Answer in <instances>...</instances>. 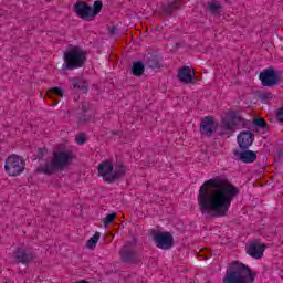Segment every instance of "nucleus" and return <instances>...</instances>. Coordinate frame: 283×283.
I'll list each match as a JSON object with an SVG mask.
<instances>
[{
	"mask_svg": "<svg viewBox=\"0 0 283 283\" xmlns=\"http://www.w3.org/2000/svg\"><path fill=\"white\" fill-rule=\"evenodd\" d=\"M238 187L220 177L206 180L197 195V205L205 218H222L229 213L238 196Z\"/></svg>",
	"mask_w": 283,
	"mask_h": 283,
	"instance_id": "nucleus-1",
	"label": "nucleus"
},
{
	"mask_svg": "<svg viewBox=\"0 0 283 283\" xmlns=\"http://www.w3.org/2000/svg\"><path fill=\"white\" fill-rule=\"evenodd\" d=\"M255 282V273L239 261L229 264L223 283H253Z\"/></svg>",
	"mask_w": 283,
	"mask_h": 283,
	"instance_id": "nucleus-2",
	"label": "nucleus"
},
{
	"mask_svg": "<svg viewBox=\"0 0 283 283\" xmlns=\"http://www.w3.org/2000/svg\"><path fill=\"white\" fill-rule=\"evenodd\" d=\"M125 174H127V168L125 165L118 164L114 167V163L108 159L101 161L97 168V176L103 178L104 182H108V185L116 182V180L123 178Z\"/></svg>",
	"mask_w": 283,
	"mask_h": 283,
	"instance_id": "nucleus-3",
	"label": "nucleus"
},
{
	"mask_svg": "<svg viewBox=\"0 0 283 283\" xmlns=\"http://www.w3.org/2000/svg\"><path fill=\"white\" fill-rule=\"evenodd\" d=\"M74 160V154L65 148H59L53 151L52 163L46 166H41L39 171L42 174H54L56 169H65Z\"/></svg>",
	"mask_w": 283,
	"mask_h": 283,
	"instance_id": "nucleus-4",
	"label": "nucleus"
},
{
	"mask_svg": "<svg viewBox=\"0 0 283 283\" xmlns=\"http://www.w3.org/2000/svg\"><path fill=\"white\" fill-rule=\"evenodd\" d=\"M85 56L86 53L83 49L78 46H71L64 53V61L66 63V67L69 70H76L78 67H82L83 63H85Z\"/></svg>",
	"mask_w": 283,
	"mask_h": 283,
	"instance_id": "nucleus-5",
	"label": "nucleus"
},
{
	"mask_svg": "<svg viewBox=\"0 0 283 283\" xmlns=\"http://www.w3.org/2000/svg\"><path fill=\"white\" fill-rule=\"evenodd\" d=\"M101 10H103V2L101 0L95 1L94 9L90 8L85 2H77L75 4V13L83 21H94Z\"/></svg>",
	"mask_w": 283,
	"mask_h": 283,
	"instance_id": "nucleus-6",
	"label": "nucleus"
},
{
	"mask_svg": "<svg viewBox=\"0 0 283 283\" xmlns=\"http://www.w3.org/2000/svg\"><path fill=\"white\" fill-rule=\"evenodd\" d=\"M25 170V161L19 155H11L4 161V171L8 176H21Z\"/></svg>",
	"mask_w": 283,
	"mask_h": 283,
	"instance_id": "nucleus-7",
	"label": "nucleus"
},
{
	"mask_svg": "<svg viewBox=\"0 0 283 283\" xmlns=\"http://www.w3.org/2000/svg\"><path fill=\"white\" fill-rule=\"evenodd\" d=\"M154 242L158 249L167 251L174 247V235L170 232H157L154 234Z\"/></svg>",
	"mask_w": 283,
	"mask_h": 283,
	"instance_id": "nucleus-8",
	"label": "nucleus"
},
{
	"mask_svg": "<svg viewBox=\"0 0 283 283\" xmlns=\"http://www.w3.org/2000/svg\"><path fill=\"white\" fill-rule=\"evenodd\" d=\"M222 123L227 129H231V125H242L244 124V119H242V115L239 112L227 111L222 116Z\"/></svg>",
	"mask_w": 283,
	"mask_h": 283,
	"instance_id": "nucleus-9",
	"label": "nucleus"
},
{
	"mask_svg": "<svg viewBox=\"0 0 283 283\" xmlns=\"http://www.w3.org/2000/svg\"><path fill=\"white\" fill-rule=\"evenodd\" d=\"M259 78L264 87H273L277 83V73L273 69H268L260 73Z\"/></svg>",
	"mask_w": 283,
	"mask_h": 283,
	"instance_id": "nucleus-10",
	"label": "nucleus"
},
{
	"mask_svg": "<svg viewBox=\"0 0 283 283\" xmlns=\"http://www.w3.org/2000/svg\"><path fill=\"white\" fill-rule=\"evenodd\" d=\"M200 129L202 134L211 136V134L218 129V122L216 120V118L207 116L201 120Z\"/></svg>",
	"mask_w": 283,
	"mask_h": 283,
	"instance_id": "nucleus-11",
	"label": "nucleus"
},
{
	"mask_svg": "<svg viewBox=\"0 0 283 283\" xmlns=\"http://www.w3.org/2000/svg\"><path fill=\"white\" fill-rule=\"evenodd\" d=\"M265 249H266V245L258 242H252L248 245L247 253L248 255H251V258H254L255 260H260L264 255Z\"/></svg>",
	"mask_w": 283,
	"mask_h": 283,
	"instance_id": "nucleus-12",
	"label": "nucleus"
},
{
	"mask_svg": "<svg viewBox=\"0 0 283 283\" xmlns=\"http://www.w3.org/2000/svg\"><path fill=\"white\" fill-rule=\"evenodd\" d=\"M195 76L196 72H193L192 69L189 66L181 67L177 74V78L181 83H186L187 85H189V83L193 81Z\"/></svg>",
	"mask_w": 283,
	"mask_h": 283,
	"instance_id": "nucleus-13",
	"label": "nucleus"
},
{
	"mask_svg": "<svg viewBox=\"0 0 283 283\" xmlns=\"http://www.w3.org/2000/svg\"><path fill=\"white\" fill-rule=\"evenodd\" d=\"M237 140L241 149H248V147H251L253 145V140H255V137L251 132H242L237 137Z\"/></svg>",
	"mask_w": 283,
	"mask_h": 283,
	"instance_id": "nucleus-14",
	"label": "nucleus"
},
{
	"mask_svg": "<svg viewBox=\"0 0 283 283\" xmlns=\"http://www.w3.org/2000/svg\"><path fill=\"white\" fill-rule=\"evenodd\" d=\"M239 158L242 163H255L258 155L253 150H244L240 153Z\"/></svg>",
	"mask_w": 283,
	"mask_h": 283,
	"instance_id": "nucleus-15",
	"label": "nucleus"
},
{
	"mask_svg": "<svg viewBox=\"0 0 283 283\" xmlns=\"http://www.w3.org/2000/svg\"><path fill=\"white\" fill-rule=\"evenodd\" d=\"M101 240V232H95V235L91 237L86 242V249H96V244Z\"/></svg>",
	"mask_w": 283,
	"mask_h": 283,
	"instance_id": "nucleus-16",
	"label": "nucleus"
},
{
	"mask_svg": "<svg viewBox=\"0 0 283 283\" xmlns=\"http://www.w3.org/2000/svg\"><path fill=\"white\" fill-rule=\"evenodd\" d=\"M14 258L18 262H22L23 264L30 262V255H28L23 250H18L14 253Z\"/></svg>",
	"mask_w": 283,
	"mask_h": 283,
	"instance_id": "nucleus-17",
	"label": "nucleus"
},
{
	"mask_svg": "<svg viewBox=\"0 0 283 283\" xmlns=\"http://www.w3.org/2000/svg\"><path fill=\"white\" fill-rule=\"evenodd\" d=\"M143 72H145V65L140 62H135L133 64V74L134 76H142Z\"/></svg>",
	"mask_w": 283,
	"mask_h": 283,
	"instance_id": "nucleus-18",
	"label": "nucleus"
},
{
	"mask_svg": "<svg viewBox=\"0 0 283 283\" xmlns=\"http://www.w3.org/2000/svg\"><path fill=\"white\" fill-rule=\"evenodd\" d=\"M49 98H56V96L63 97V91L59 87L51 88L46 92Z\"/></svg>",
	"mask_w": 283,
	"mask_h": 283,
	"instance_id": "nucleus-19",
	"label": "nucleus"
},
{
	"mask_svg": "<svg viewBox=\"0 0 283 283\" xmlns=\"http://www.w3.org/2000/svg\"><path fill=\"white\" fill-rule=\"evenodd\" d=\"M116 218H117V214H116V212H113V213H111V214H107L105 218H104V220H103V224H104V227H109V224H112V222H114V220H116Z\"/></svg>",
	"mask_w": 283,
	"mask_h": 283,
	"instance_id": "nucleus-20",
	"label": "nucleus"
},
{
	"mask_svg": "<svg viewBox=\"0 0 283 283\" xmlns=\"http://www.w3.org/2000/svg\"><path fill=\"white\" fill-rule=\"evenodd\" d=\"M74 87H77L78 90H82V92H87V82L85 80H77L74 83Z\"/></svg>",
	"mask_w": 283,
	"mask_h": 283,
	"instance_id": "nucleus-21",
	"label": "nucleus"
},
{
	"mask_svg": "<svg viewBox=\"0 0 283 283\" xmlns=\"http://www.w3.org/2000/svg\"><path fill=\"white\" fill-rule=\"evenodd\" d=\"M75 142L77 143V145H85V143L87 142V135L81 133L75 137Z\"/></svg>",
	"mask_w": 283,
	"mask_h": 283,
	"instance_id": "nucleus-22",
	"label": "nucleus"
},
{
	"mask_svg": "<svg viewBox=\"0 0 283 283\" xmlns=\"http://www.w3.org/2000/svg\"><path fill=\"white\" fill-rule=\"evenodd\" d=\"M208 8L212 12H218L220 10V3L211 0V2H208Z\"/></svg>",
	"mask_w": 283,
	"mask_h": 283,
	"instance_id": "nucleus-23",
	"label": "nucleus"
},
{
	"mask_svg": "<svg viewBox=\"0 0 283 283\" xmlns=\"http://www.w3.org/2000/svg\"><path fill=\"white\" fill-rule=\"evenodd\" d=\"M120 258L124 262H129V260H132V253L122 251Z\"/></svg>",
	"mask_w": 283,
	"mask_h": 283,
	"instance_id": "nucleus-24",
	"label": "nucleus"
},
{
	"mask_svg": "<svg viewBox=\"0 0 283 283\" xmlns=\"http://www.w3.org/2000/svg\"><path fill=\"white\" fill-rule=\"evenodd\" d=\"M254 125H256V127H265L266 126V120H264L263 118H256L253 120Z\"/></svg>",
	"mask_w": 283,
	"mask_h": 283,
	"instance_id": "nucleus-25",
	"label": "nucleus"
},
{
	"mask_svg": "<svg viewBox=\"0 0 283 283\" xmlns=\"http://www.w3.org/2000/svg\"><path fill=\"white\" fill-rule=\"evenodd\" d=\"M261 98H262L263 102L264 101H271V98H273V94H271V93H263L261 95Z\"/></svg>",
	"mask_w": 283,
	"mask_h": 283,
	"instance_id": "nucleus-26",
	"label": "nucleus"
},
{
	"mask_svg": "<svg viewBox=\"0 0 283 283\" xmlns=\"http://www.w3.org/2000/svg\"><path fill=\"white\" fill-rule=\"evenodd\" d=\"M180 6V0H175L170 3V8L172 10H176V8H178Z\"/></svg>",
	"mask_w": 283,
	"mask_h": 283,
	"instance_id": "nucleus-27",
	"label": "nucleus"
},
{
	"mask_svg": "<svg viewBox=\"0 0 283 283\" xmlns=\"http://www.w3.org/2000/svg\"><path fill=\"white\" fill-rule=\"evenodd\" d=\"M75 283H90V282H87V281H85V280H81V281H77V282H75Z\"/></svg>",
	"mask_w": 283,
	"mask_h": 283,
	"instance_id": "nucleus-28",
	"label": "nucleus"
}]
</instances>
